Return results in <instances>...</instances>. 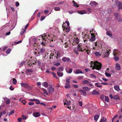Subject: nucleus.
Instances as JSON below:
<instances>
[{
  "instance_id": "obj_1",
  "label": "nucleus",
  "mask_w": 122,
  "mask_h": 122,
  "mask_svg": "<svg viewBox=\"0 0 122 122\" xmlns=\"http://www.w3.org/2000/svg\"><path fill=\"white\" fill-rule=\"evenodd\" d=\"M50 35L46 34H45L41 36L42 41L41 42V44L42 45L45 46L48 43H50L51 44L49 45V46L51 47H54L53 40L51 38L50 39Z\"/></svg>"
},
{
  "instance_id": "obj_2",
  "label": "nucleus",
  "mask_w": 122,
  "mask_h": 122,
  "mask_svg": "<svg viewBox=\"0 0 122 122\" xmlns=\"http://www.w3.org/2000/svg\"><path fill=\"white\" fill-rule=\"evenodd\" d=\"M101 45L100 47V50L101 51L100 53V56L102 55L104 58L108 57L110 54L109 51L104 45L102 44Z\"/></svg>"
},
{
  "instance_id": "obj_3",
  "label": "nucleus",
  "mask_w": 122,
  "mask_h": 122,
  "mask_svg": "<svg viewBox=\"0 0 122 122\" xmlns=\"http://www.w3.org/2000/svg\"><path fill=\"white\" fill-rule=\"evenodd\" d=\"M91 64L90 67H92L93 66L92 69L93 70L95 69L96 70H99V62L97 61H95L94 62L92 61L91 62Z\"/></svg>"
},
{
  "instance_id": "obj_4",
  "label": "nucleus",
  "mask_w": 122,
  "mask_h": 122,
  "mask_svg": "<svg viewBox=\"0 0 122 122\" xmlns=\"http://www.w3.org/2000/svg\"><path fill=\"white\" fill-rule=\"evenodd\" d=\"M64 24L62 25V27L63 28V31L67 33L69 32L70 30V26H67L64 25L65 24L63 23Z\"/></svg>"
},
{
  "instance_id": "obj_5",
  "label": "nucleus",
  "mask_w": 122,
  "mask_h": 122,
  "mask_svg": "<svg viewBox=\"0 0 122 122\" xmlns=\"http://www.w3.org/2000/svg\"><path fill=\"white\" fill-rule=\"evenodd\" d=\"M115 3L116 6H118L119 10L122 9V3L118 0H116Z\"/></svg>"
},
{
  "instance_id": "obj_6",
  "label": "nucleus",
  "mask_w": 122,
  "mask_h": 122,
  "mask_svg": "<svg viewBox=\"0 0 122 122\" xmlns=\"http://www.w3.org/2000/svg\"><path fill=\"white\" fill-rule=\"evenodd\" d=\"M77 50L80 51H84V50H86L85 48H84L82 45H80V44H78L77 46Z\"/></svg>"
},
{
  "instance_id": "obj_7",
  "label": "nucleus",
  "mask_w": 122,
  "mask_h": 122,
  "mask_svg": "<svg viewBox=\"0 0 122 122\" xmlns=\"http://www.w3.org/2000/svg\"><path fill=\"white\" fill-rule=\"evenodd\" d=\"M20 84L22 87H24L25 88L29 89L31 88V87L27 83H21Z\"/></svg>"
},
{
  "instance_id": "obj_8",
  "label": "nucleus",
  "mask_w": 122,
  "mask_h": 122,
  "mask_svg": "<svg viewBox=\"0 0 122 122\" xmlns=\"http://www.w3.org/2000/svg\"><path fill=\"white\" fill-rule=\"evenodd\" d=\"M47 90L48 93L49 94H51L53 93L54 91V88L52 87L50 85L49 88H48Z\"/></svg>"
},
{
  "instance_id": "obj_9",
  "label": "nucleus",
  "mask_w": 122,
  "mask_h": 122,
  "mask_svg": "<svg viewBox=\"0 0 122 122\" xmlns=\"http://www.w3.org/2000/svg\"><path fill=\"white\" fill-rule=\"evenodd\" d=\"M79 40L78 38H75L74 40V43H73L72 45H74L75 44L77 45L79 43Z\"/></svg>"
},
{
  "instance_id": "obj_10",
  "label": "nucleus",
  "mask_w": 122,
  "mask_h": 122,
  "mask_svg": "<svg viewBox=\"0 0 122 122\" xmlns=\"http://www.w3.org/2000/svg\"><path fill=\"white\" fill-rule=\"evenodd\" d=\"M97 4V3L94 1H91L90 3V5L93 7L96 6Z\"/></svg>"
},
{
  "instance_id": "obj_11",
  "label": "nucleus",
  "mask_w": 122,
  "mask_h": 122,
  "mask_svg": "<svg viewBox=\"0 0 122 122\" xmlns=\"http://www.w3.org/2000/svg\"><path fill=\"white\" fill-rule=\"evenodd\" d=\"M33 115L36 117H37L40 116V113L38 112H35L33 113Z\"/></svg>"
},
{
  "instance_id": "obj_12",
  "label": "nucleus",
  "mask_w": 122,
  "mask_h": 122,
  "mask_svg": "<svg viewBox=\"0 0 122 122\" xmlns=\"http://www.w3.org/2000/svg\"><path fill=\"white\" fill-rule=\"evenodd\" d=\"M115 68L116 70L119 71L121 70V66L118 63H117L115 66Z\"/></svg>"
},
{
  "instance_id": "obj_13",
  "label": "nucleus",
  "mask_w": 122,
  "mask_h": 122,
  "mask_svg": "<svg viewBox=\"0 0 122 122\" xmlns=\"http://www.w3.org/2000/svg\"><path fill=\"white\" fill-rule=\"evenodd\" d=\"M30 101H36V103L37 104H40V101L38 99H31L30 100Z\"/></svg>"
},
{
  "instance_id": "obj_14",
  "label": "nucleus",
  "mask_w": 122,
  "mask_h": 122,
  "mask_svg": "<svg viewBox=\"0 0 122 122\" xmlns=\"http://www.w3.org/2000/svg\"><path fill=\"white\" fill-rule=\"evenodd\" d=\"M66 71L69 73H71L72 71V69L70 68H67L66 69Z\"/></svg>"
},
{
  "instance_id": "obj_15",
  "label": "nucleus",
  "mask_w": 122,
  "mask_h": 122,
  "mask_svg": "<svg viewBox=\"0 0 122 122\" xmlns=\"http://www.w3.org/2000/svg\"><path fill=\"white\" fill-rule=\"evenodd\" d=\"M62 60L63 61L65 62L66 61L68 62L69 61L70 59L69 58L64 57L62 58Z\"/></svg>"
},
{
  "instance_id": "obj_16",
  "label": "nucleus",
  "mask_w": 122,
  "mask_h": 122,
  "mask_svg": "<svg viewBox=\"0 0 122 122\" xmlns=\"http://www.w3.org/2000/svg\"><path fill=\"white\" fill-rule=\"evenodd\" d=\"M107 121V119L104 117L101 118L100 122H106Z\"/></svg>"
},
{
  "instance_id": "obj_17",
  "label": "nucleus",
  "mask_w": 122,
  "mask_h": 122,
  "mask_svg": "<svg viewBox=\"0 0 122 122\" xmlns=\"http://www.w3.org/2000/svg\"><path fill=\"white\" fill-rule=\"evenodd\" d=\"M26 62H28V65H29V66H31L32 65H35L36 64V61H35L34 62H31L30 63V64H29L28 63V62L29 61L28 60H26Z\"/></svg>"
},
{
  "instance_id": "obj_18",
  "label": "nucleus",
  "mask_w": 122,
  "mask_h": 122,
  "mask_svg": "<svg viewBox=\"0 0 122 122\" xmlns=\"http://www.w3.org/2000/svg\"><path fill=\"white\" fill-rule=\"evenodd\" d=\"M79 13L81 14H83L87 13L86 11L84 10L80 11L79 12Z\"/></svg>"
},
{
  "instance_id": "obj_19",
  "label": "nucleus",
  "mask_w": 122,
  "mask_h": 122,
  "mask_svg": "<svg viewBox=\"0 0 122 122\" xmlns=\"http://www.w3.org/2000/svg\"><path fill=\"white\" fill-rule=\"evenodd\" d=\"M41 91H42L44 93L47 95H48L49 94L47 92L46 90V89L43 88H42Z\"/></svg>"
},
{
  "instance_id": "obj_20",
  "label": "nucleus",
  "mask_w": 122,
  "mask_h": 122,
  "mask_svg": "<svg viewBox=\"0 0 122 122\" xmlns=\"http://www.w3.org/2000/svg\"><path fill=\"white\" fill-rule=\"evenodd\" d=\"M75 73L76 74L82 73V71L80 69H77L75 72Z\"/></svg>"
},
{
  "instance_id": "obj_21",
  "label": "nucleus",
  "mask_w": 122,
  "mask_h": 122,
  "mask_svg": "<svg viewBox=\"0 0 122 122\" xmlns=\"http://www.w3.org/2000/svg\"><path fill=\"white\" fill-rule=\"evenodd\" d=\"M114 88L116 91L118 92H119L120 90L119 87L117 85H116L114 86Z\"/></svg>"
},
{
  "instance_id": "obj_22",
  "label": "nucleus",
  "mask_w": 122,
  "mask_h": 122,
  "mask_svg": "<svg viewBox=\"0 0 122 122\" xmlns=\"http://www.w3.org/2000/svg\"><path fill=\"white\" fill-rule=\"evenodd\" d=\"M71 79V77H69L67 78L66 79V83L65 84H69L70 83V80Z\"/></svg>"
},
{
  "instance_id": "obj_23",
  "label": "nucleus",
  "mask_w": 122,
  "mask_h": 122,
  "mask_svg": "<svg viewBox=\"0 0 122 122\" xmlns=\"http://www.w3.org/2000/svg\"><path fill=\"white\" fill-rule=\"evenodd\" d=\"M114 15L115 17V19H118V18L119 17V15L117 13H115Z\"/></svg>"
},
{
  "instance_id": "obj_24",
  "label": "nucleus",
  "mask_w": 122,
  "mask_h": 122,
  "mask_svg": "<svg viewBox=\"0 0 122 122\" xmlns=\"http://www.w3.org/2000/svg\"><path fill=\"white\" fill-rule=\"evenodd\" d=\"M45 51V49L44 48H42L41 49V50L40 51V52H39L38 51H37V53H38V54L39 55L40 53H42L44 52Z\"/></svg>"
},
{
  "instance_id": "obj_25",
  "label": "nucleus",
  "mask_w": 122,
  "mask_h": 122,
  "mask_svg": "<svg viewBox=\"0 0 122 122\" xmlns=\"http://www.w3.org/2000/svg\"><path fill=\"white\" fill-rule=\"evenodd\" d=\"M57 73L58 75L60 77H62L63 74V73L61 71H57Z\"/></svg>"
},
{
  "instance_id": "obj_26",
  "label": "nucleus",
  "mask_w": 122,
  "mask_h": 122,
  "mask_svg": "<svg viewBox=\"0 0 122 122\" xmlns=\"http://www.w3.org/2000/svg\"><path fill=\"white\" fill-rule=\"evenodd\" d=\"M71 103L70 101H67L66 100L65 102L64 103V104L68 106Z\"/></svg>"
},
{
  "instance_id": "obj_27",
  "label": "nucleus",
  "mask_w": 122,
  "mask_h": 122,
  "mask_svg": "<svg viewBox=\"0 0 122 122\" xmlns=\"http://www.w3.org/2000/svg\"><path fill=\"white\" fill-rule=\"evenodd\" d=\"M92 93L93 95H98L99 94V92L95 90H94L92 92Z\"/></svg>"
},
{
  "instance_id": "obj_28",
  "label": "nucleus",
  "mask_w": 122,
  "mask_h": 122,
  "mask_svg": "<svg viewBox=\"0 0 122 122\" xmlns=\"http://www.w3.org/2000/svg\"><path fill=\"white\" fill-rule=\"evenodd\" d=\"M113 99L116 100H119L120 98L118 95H115L113 97Z\"/></svg>"
},
{
  "instance_id": "obj_29",
  "label": "nucleus",
  "mask_w": 122,
  "mask_h": 122,
  "mask_svg": "<svg viewBox=\"0 0 122 122\" xmlns=\"http://www.w3.org/2000/svg\"><path fill=\"white\" fill-rule=\"evenodd\" d=\"M65 88L66 89L70 88L71 87V86L69 84H65Z\"/></svg>"
},
{
  "instance_id": "obj_30",
  "label": "nucleus",
  "mask_w": 122,
  "mask_h": 122,
  "mask_svg": "<svg viewBox=\"0 0 122 122\" xmlns=\"http://www.w3.org/2000/svg\"><path fill=\"white\" fill-rule=\"evenodd\" d=\"M56 56H57L56 57V58L57 59L58 57H61V55L59 51H57L56 52Z\"/></svg>"
},
{
  "instance_id": "obj_31",
  "label": "nucleus",
  "mask_w": 122,
  "mask_h": 122,
  "mask_svg": "<svg viewBox=\"0 0 122 122\" xmlns=\"http://www.w3.org/2000/svg\"><path fill=\"white\" fill-rule=\"evenodd\" d=\"M79 91L81 92L84 95H86V92L85 91L81 90H79Z\"/></svg>"
},
{
  "instance_id": "obj_32",
  "label": "nucleus",
  "mask_w": 122,
  "mask_h": 122,
  "mask_svg": "<svg viewBox=\"0 0 122 122\" xmlns=\"http://www.w3.org/2000/svg\"><path fill=\"white\" fill-rule=\"evenodd\" d=\"M99 117V116L98 115H95L94 117V119L95 121H97Z\"/></svg>"
},
{
  "instance_id": "obj_33",
  "label": "nucleus",
  "mask_w": 122,
  "mask_h": 122,
  "mask_svg": "<svg viewBox=\"0 0 122 122\" xmlns=\"http://www.w3.org/2000/svg\"><path fill=\"white\" fill-rule=\"evenodd\" d=\"M95 39V36L91 37V39H90V41H94Z\"/></svg>"
},
{
  "instance_id": "obj_34",
  "label": "nucleus",
  "mask_w": 122,
  "mask_h": 122,
  "mask_svg": "<svg viewBox=\"0 0 122 122\" xmlns=\"http://www.w3.org/2000/svg\"><path fill=\"white\" fill-rule=\"evenodd\" d=\"M58 71L60 72L63 70V68L62 66H61L58 68Z\"/></svg>"
},
{
  "instance_id": "obj_35",
  "label": "nucleus",
  "mask_w": 122,
  "mask_h": 122,
  "mask_svg": "<svg viewBox=\"0 0 122 122\" xmlns=\"http://www.w3.org/2000/svg\"><path fill=\"white\" fill-rule=\"evenodd\" d=\"M72 2H73L74 4V5H73L76 7H79V5L74 0Z\"/></svg>"
},
{
  "instance_id": "obj_36",
  "label": "nucleus",
  "mask_w": 122,
  "mask_h": 122,
  "mask_svg": "<svg viewBox=\"0 0 122 122\" xmlns=\"http://www.w3.org/2000/svg\"><path fill=\"white\" fill-rule=\"evenodd\" d=\"M107 35L109 36L112 37V35L109 31H107L106 32Z\"/></svg>"
},
{
  "instance_id": "obj_37",
  "label": "nucleus",
  "mask_w": 122,
  "mask_h": 122,
  "mask_svg": "<svg viewBox=\"0 0 122 122\" xmlns=\"http://www.w3.org/2000/svg\"><path fill=\"white\" fill-rule=\"evenodd\" d=\"M33 71L31 69H27L25 71L26 73L32 72Z\"/></svg>"
},
{
  "instance_id": "obj_38",
  "label": "nucleus",
  "mask_w": 122,
  "mask_h": 122,
  "mask_svg": "<svg viewBox=\"0 0 122 122\" xmlns=\"http://www.w3.org/2000/svg\"><path fill=\"white\" fill-rule=\"evenodd\" d=\"M82 89L86 91H88L89 90V89L87 87H82Z\"/></svg>"
},
{
  "instance_id": "obj_39",
  "label": "nucleus",
  "mask_w": 122,
  "mask_h": 122,
  "mask_svg": "<svg viewBox=\"0 0 122 122\" xmlns=\"http://www.w3.org/2000/svg\"><path fill=\"white\" fill-rule=\"evenodd\" d=\"M22 30H23L20 33V35L21 36H22L23 33L25 32L26 31V30L25 29H22Z\"/></svg>"
},
{
  "instance_id": "obj_40",
  "label": "nucleus",
  "mask_w": 122,
  "mask_h": 122,
  "mask_svg": "<svg viewBox=\"0 0 122 122\" xmlns=\"http://www.w3.org/2000/svg\"><path fill=\"white\" fill-rule=\"evenodd\" d=\"M54 10L56 11H60V9L59 7H55L54 8Z\"/></svg>"
},
{
  "instance_id": "obj_41",
  "label": "nucleus",
  "mask_w": 122,
  "mask_h": 122,
  "mask_svg": "<svg viewBox=\"0 0 122 122\" xmlns=\"http://www.w3.org/2000/svg\"><path fill=\"white\" fill-rule=\"evenodd\" d=\"M13 84H14L15 85L16 84L17 82V80H16V79L15 78H13Z\"/></svg>"
},
{
  "instance_id": "obj_42",
  "label": "nucleus",
  "mask_w": 122,
  "mask_h": 122,
  "mask_svg": "<svg viewBox=\"0 0 122 122\" xmlns=\"http://www.w3.org/2000/svg\"><path fill=\"white\" fill-rule=\"evenodd\" d=\"M48 84L46 82H44L43 84V86H44L45 87H47L48 86Z\"/></svg>"
},
{
  "instance_id": "obj_43",
  "label": "nucleus",
  "mask_w": 122,
  "mask_h": 122,
  "mask_svg": "<svg viewBox=\"0 0 122 122\" xmlns=\"http://www.w3.org/2000/svg\"><path fill=\"white\" fill-rule=\"evenodd\" d=\"M87 11L90 13H92L93 11V10L91 9L90 8H88L87 9Z\"/></svg>"
},
{
  "instance_id": "obj_44",
  "label": "nucleus",
  "mask_w": 122,
  "mask_h": 122,
  "mask_svg": "<svg viewBox=\"0 0 122 122\" xmlns=\"http://www.w3.org/2000/svg\"><path fill=\"white\" fill-rule=\"evenodd\" d=\"M89 83V81L87 80H85L83 82V84H88Z\"/></svg>"
},
{
  "instance_id": "obj_45",
  "label": "nucleus",
  "mask_w": 122,
  "mask_h": 122,
  "mask_svg": "<svg viewBox=\"0 0 122 122\" xmlns=\"http://www.w3.org/2000/svg\"><path fill=\"white\" fill-rule=\"evenodd\" d=\"M105 100L107 102H108L109 100V99L108 97L107 96L105 97Z\"/></svg>"
},
{
  "instance_id": "obj_46",
  "label": "nucleus",
  "mask_w": 122,
  "mask_h": 122,
  "mask_svg": "<svg viewBox=\"0 0 122 122\" xmlns=\"http://www.w3.org/2000/svg\"><path fill=\"white\" fill-rule=\"evenodd\" d=\"M114 59L116 61H118L119 59V58L118 56H114Z\"/></svg>"
},
{
  "instance_id": "obj_47",
  "label": "nucleus",
  "mask_w": 122,
  "mask_h": 122,
  "mask_svg": "<svg viewBox=\"0 0 122 122\" xmlns=\"http://www.w3.org/2000/svg\"><path fill=\"white\" fill-rule=\"evenodd\" d=\"M14 110H12L11 112H8L9 113V114L8 113V114L9 116H10L13 113H14Z\"/></svg>"
},
{
  "instance_id": "obj_48",
  "label": "nucleus",
  "mask_w": 122,
  "mask_h": 122,
  "mask_svg": "<svg viewBox=\"0 0 122 122\" xmlns=\"http://www.w3.org/2000/svg\"><path fill=\"white\" fill-rule=\"evenodd\" d=\"M11 49H8L6 51V53L7 54H9L10 52Z\"/></svg>"
},
{
  "instance_id": "obj_49",
  "label": "nucleus",
  "mask_w": 122,
  "mask_h": 122,
  "mask_svg": "<svg viewBox=\"0 0 122 122\" xmlns=\"http://www.w3.org/2000/svg\"><path fill=\"white\" fill-rule=\"evenodd\" d=\"M105 74L106 76L107 77H109L111 76V75L110 74H109V73H108L107 72H105Z\"/></svg>"
},
{
  "instance_id": "obj_50",
  "label": "nucleus",
  "mask_w": 122,
  "mask_h": 122,
  "mask_svg": "<svg viewBox=\"0 0 122 122\" xmlns=\"http://www.w3.org/2000/svg\"><path fill=\"white\" fill-rule=\"evenodd\" d=\"M21 103H22L24 105H25L26 101L25 100H23L21 101Z\"/></svg>"
},
{
  "instance_id": "obj_51",
  "label": "nucleus",
  "mask_w": 122,
  "mask_h": 122,
  "mask_svg": "<svg viewBox=\"0 0 122 122\" xmlns=\"http://www.w3.org/2000/svg\"><path fill=\"white\" fill-rule=\"evenodd\" d=\"M117 21L119 22H122V20L119 17L118 18V19H117Z\"/></svg>"
},
{
  "instance_id": "obj_52",
  "label": "nucleus",
  "mask_w": 122,
  "mask_h": 122,
  "mask_svg": "<svg viewBox=\"0 0 122 122\" xmlns=\"http://www.w3.org/2000/svg\"><path fill=\"white\" fill-rule=\"evenodd\" d=\"M95 54L96 56H99V52L97 51H96L95 53Z\"/></svg>"
},
{
  "instance_id": "obj_53",
  "label": "nucleus",
  "mask_w": 122,
  "mask_h": 122,
  "mask_svg": "<svg viewBox=\"0 0 122 122\" xmlns=\"http://www.w3.org/2000/svg\"><path fill=\"white\" fill-rule=\"evenodd\" d=\"M117 50L116 49L115 50V51L114 50L113 54L114 56H116L117 54Z\"/></svg>"
},
{
  "instance_id": "obj_54",
  "label": "nucleus",
  "mask_w": 122,
  "mask_h": 122,
  "mask_svg": "<svg viewBox=\"0 0 122 122\" xmlns=\"http://www.w3.org/2000/svg\"><path fill=\"white\" fill-rule=\"evenodd\" d=\"M74 52H75L77 55H78L79 54L78 51L76 49L74 50Z\"/></svg>"
},
{
  "instance_id": "obj_55",
  "label": "nucleus",
  "mask_w": 122,
  "mask_h": 122,
  "mask_svg": "<svg viewBox=\"0 0 122 122\" xmlns=\"http://www.w3.org/2000/svg\"><path fill=\"white\" fill-rule=\"evenodd\" d=\"M5 102L6 104H8L10 103V100H8L6 101Z\"/></svg>"
},
{
  "instance_id": "obj_56",
  "label": "nucleus",
  "mask_w": 122,
  "mask_h": 122,
  "mask_svg": "<svg viewBox=\"0 0 122 122\" xmlns=\"http://www.w3.org/2000/svg\"><path fill=\"white\" fill-rule=\"evenodd\" d=\"M45 18V17L44 16H41V21L43 20Z\"/></svg>"
},
{
  "instance_id": "obj_57",
  "label": "nucleus",
  "mask_w": 122,
  "mask_h": 122,
  "mask_svg": "<svg viewBox=\"0 0 122 122\" xmlns=\"http://www.w3.org/2000/svg\"><path fill=\"white\" fill-rule=\"evenodd\" d=\"M25 61H22L21 62V63L20 64V65L21 66H22L24 64H25Z\"/></svg>"
},
{
  "instance_id": "obj_58",
  "label": "nucleus",
  "mask_w": 122,
  "mask_h": 122,
  "mask_svg": "<svg viewBox=\"0 0 122 122\" xmlns=\"http://www.w3.org/2000/svg\"><path fill=\"white\" fill-rule=\"evenodd\" d=\"M60 65V63H57L54 64V65L56 66H58Z\"/></svg>"
},
{
  "instance_id": "obj_59",
  "label": "nucleus",
  "mask_w": 122,
  "mask_h": 122,
  "mask_svg": "<svg viewBox=\"0 0 122 122\" xmlns=\"http://www.w3.org/2000/svg\"><path fill=\"white\" fill-rule=\"evenodd\" d=\"M64 1H61L60 2H59L58 3H57V5H60V4H62V3H64Z\"/></svg>"
},
{
  "instance_id": "obj_60",
  "label": "nucleus",
  "mask_w": 122,
  "mask_h": 122,
  "mask_svg": "<svg viewBox=\"0 0 122 122\" xmlns=\"http://www.w3.org/2000/svg\"><path fill=\"white\" fill-rule=\"evenodd\" d=\"M6 112L5 111H3L0 113V114H1V115H2L3 114H5Z\"/></svg>"
},
{
  "instance_id": "obj_61",
  "label": "nucleus",
  "mask_w": 122,
  "mask_h": 122,
  "mask_svg": "<svg viewBox=\"0 0 122 122\" xmlns=\"http://www.w3.org/2000/svg\"><path fill=\"white\" fill-rule=\"evenodd\" d=\"M22 118L23 119L25 120L26 119V116H25L22 115Z\"/></svg>"
},
{
  "instance_id": "obj_62",
  "label": "nucleus",
  "mask_w": 122,
  "mask_h": 122,
  "mask_svg": "<svg viewBox=\"0 0 122 122\" xmlns=\"http://www.w3.org/2000/svg\"><path fill=\"white\" fill-rule=\"evenodd\" d=\"M101 84L103 85H108V84L106 82H102Z\"/></svg>"
},
{
  "instance_id": "obj_63",
  "label": "nucleus",
  "mask_w": 122,
  "mask_h": 122,
  "mask_svg": "<svg viewBox=\"0 0 122 122\" xmlns=\"http://www.w3.org/2000/svg\"><path fill=\"white\" fill-rule=\"evenodd\" d=\"M16 6L17 7L19 5V3L18 2H15Z\"/></svg>"
},
{
  "instance_id": "obj_64",
  "label": "nucleus",
  "mask_w": 122,
  "mask_h": 122,
  "mask_svg": "<svg viewBox=\"0 0 122 122\" xmlns=\"http://www.w3.org/2000/svg\"><path fill=\"white\" fill-rule=\"evenodd\" d=\"M104 96L103 95H102L101 96L100 98L102 100L104 99Z\"/></svg>"
}]
</instances>
